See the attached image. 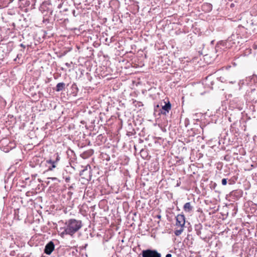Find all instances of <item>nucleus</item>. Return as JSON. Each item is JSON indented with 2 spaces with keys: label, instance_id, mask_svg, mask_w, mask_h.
<instances>
[{
  "label": "nucleus",
  "instance_id": "obj_1",
  "mask_svg": "<svg viewBox=\"0 0 257 257\" xmlns=\"http://www.w3.org/2000/svg\"><path fill=\"white\" fill-rule=\"evenodd\" d=\"M82 226L81 220L76 219H70L67 220L65 223L64 230L61 233V235L64 234L73 236Z\"/></svg>",
  "mask_w": 257,
  "mask_h": 257
},
{
  "label": "nucleus",
  "instance_id": "obj_2",
  "mask_svg": "<svg viewBox=\"0 0 257 257\" xmlns=\"http://www.w3.org/2000/svg\"><path fill=\"white\" fill-rule=\"evenodd\" d=\"M165 105L162 106L161 108H159V105L158 104L155 107V113H158L159 115H166L171 109V104L169 101L167 103L165 102Z\"/></svg>",
  "mask_w": 257,
  "mask_h": 257
},
{
  "label": "nucleus",
  "instance_id": "obj_3",
  "mask_svg": "<svg viewBox=\"0 0 257 257\" xmlns=\"http://www.w3.org/2000/svg\"><path fill=\"white\" fill-rule=\"evenodd\" d=\"M142 257H161V254L157 250L147 249L142 251Z\"/></svg>",
  "mask_w": 257,
  "mask_h": 257
},
{
  "label": "nucleus",
  "instance_id": "obj_4",
  "mask_svg": "<svg viewBox=\"0 0 257 257\" xmlns=\"http://www.w3.org/2000/svg\"><path fill=\"white\" fill-rule=\"evenodd\" d=\"M55 245L53 241H49L45 247L44 252L48 255H50L54 250Z\"/></svg>",
  "mask_w": 257,
  "mask_h": 257
},
{
  "label": "nucleus",
  "instance_id": "obj_5",
  "mask_svg": "<svg viewBox=\"0 0 257 257\" xmlns=\"http://www.w3.org/2000/svg\"><path fill=\"white\" fill-rule=\"evenodd\" d=\"M176 225L184 227L185 223V217L183 214H178L176 217Z\"/></svg>",
  "mask_w": 257,
  "mask_h": 257
},
{
  "label": "nucleus",
  "instance_id": "obj_6",
  "mask_svg": "<svg viewBox=\"0 0 257 257\" xmlns=\"http://www.w3.org/2000/svg\"><path fill=\"white\" fill-rule=\"evenodd\" d=\"M46 166L47 167V169L46 170V172H49L52 171L53 169L56 167V162H54L51 159L47 160L46 161Z\"/></svg>",
  "mask_w": 257,
  "mask_h": 257
},
{
  "label": "nucleus",
  "instance_id": "obj_7",
  "mask_svg": "<svg viewBox=\"0 0 257 257\" xmlns=\"http://www.w3.org/2000/svg\"><path fill=\"white\" fill-rule=\"evenodd\" d=\"M193 209V206L191 205L190 202L186 203L183 206V209L185 212L191 213Z\"/></svg>",
  "mask_w": 257,
  "mask_h": 257
},
{
  "label": "nucleus",
  "instance_id": "obj_8",
  "mask_svg": "<svg viewBox=\"0 0 257 257\" xmlns=\"http://www.w3.org/2000/svg\"><path fill=\"white\" fill-rule=\"evenodd\" d=\"M65 84L63 82L58 83L56 87V91L59 92L63 90L65 88Z\"/></svg>",
  "mask_w": 257,
  "mask_h": 257
},
{
  "label": "nucleus",
  "instance_id": "obj_9",
  "mask_svg": "<svg viewBox=\"0 0 257 257\" xmlns=\"http://www.w3.org/2000/svg\"><path fill=\"white\" fill-rule=\"evenodd\" d=\"M180 229H177L175 231V234L176 235V236H179L183 232V227H180Z\"/></svg>",
  "mask_w": 257,
  "mask_h": 257
},
{
  "label": "nucleus",
  "instance_id": "obj_10",
  "mask_svg": "<svg viewBox=\"0 0 257 257\" xmlns=\"http://www.w3.org/2000/svg\"><path fill=\"white\" fill-rule=\"evenodd\" d=\"M89 167V169H90V166L88 165L86 167L85 169H83L81 172H80V176H83L84 175V174L86 172H88L89 173V174H90V171H88V169H87V168Z\"/></svg>",
  "mask_w": 257,
  "mask_h": 257
},
{
  "label": "nucleus",
  "instance_id": "obj_11",
  "mask_svg": "<svg viewBox=\"0 0 257 257\" xmlns=\"http://www.w3.org/2000/svg\"><path fill=\"white\" fill-rule=\"evenodd\" d=\"M203 7L204 8H206L207 10L208 11H210L212 10V6L210 4L206 3L205 4H204Z\"/></svg>",
  "mask_w": 257,
  "mask_h": 257
},
{
  "label": "nucleus",
  "instance_id": "obj_12",
  "mask_svg": "<svg viewBox=\"0 0 257 257\" xmlns=\"http://www.w3.org/2000/svg\"><path fill=\"white\" fill-rule=\"evenodd\" d=\"M201 226L200 224L196 226V230L197 234L198 235H199L201 233V231H200V230H199V229L201 228Z\"/></svg>",
  "mask_w": 257,
  "mask_h": 257
},
{
  "label": "nucleus",
  "instance_id": "obj_13",
  "mask_svg": "<svg viewBox=\"0 0 257 257\" xmlns=\"http://www.w3.org/2000/svg\"><path fill=\"white\" fill-rule=\"evenodd\" d=\"M221 183L223 185H226L227 184V179L225 178H223L221 180Z\"/></svg>",
  "mask_w": 257,
  "mask_h": 257
},
{
  "label": "nucleus",
  "instance_id": "obj_14",
  "mask_svg": "<svg viewBox=\"0 0 257 257\" xmlns=\"http://www.w3.org/2000/svg\"><path fill=\"white\" fill-rule=\"evenodd\" d=\"M60 157L58 155H57V157L56 158V160L55 161H53L54 162H56V164H57V162L59 161Z\"/></svg>",
  "mask_w": 257,
  "mask_h": 257
},
{
  "label": "nucleus",
  "instance_id": "obj_15",
  "mask_svg": "<svg viewBox=\"0 0 257 257\" xmlns=\"http://www.w3.org/2000/svg\"><path fill=\"white\" fill-rule=\"evenodd\" d=\"M65 180L66 182L68 183L70 180V177H66Z\"/></svg>",
  "mask_w": 257,
  "mask_h": 257
},
{
  "label": "nucleus",
  "instance_id": "obj_16",
  "mask_svg": "<svg viewBox=\"0 0 257 257\" xmlns=\"http://www.w3.org/2000/svg\"><path fill=\"white\" fill-rule=\"evenodd\" d=\"M166 257H172V254L171 253H168L166 255Z\"/></svg>",
  "mask_w": 257,
  "mask_h": 257
},
{
  "label": "nucleus",
  "instance_id": "obj_17",
  "mask_svg": "<svg viewBox=\"0 0 257 257\" xmlns=\"http://www.w3.org/2000/svg\"><path fill=\"white\" fill-rule=\"evenodd\" d=\"M50 179H51L52 180H56L57 179V178H56V177H51V178H50Z\"/></svg>",
  "mask_w": 257,
  "mask_h": 257
},
{
  "label": "nucleus",
  "instance_id": "obj_18",
  "mask_svg": "<svg viewBox=\"0 0 257 257\" xmlns=\"http://www.w3.org/2000/svg\"><path fill=\"white\" fill-rule=\"evenodd\" d=\"M20 46H21V47H23V48H25V45H23V44H21L20 45Z\"/></svg>",
  "mask_w": 257,
  "mask_h": 257
},
{
  "label": "nucleus",
  "instance_id": "obj_19",
  "mask_svg": "<svg viewBox=\"0 0 257 257\" xmlns=\"http://www.w3.org/2000/svg\"><path fill=\"white\" fill-rule=\"evenodd\" d=\"M235 82H236L235 81H231L229 82V83H232V84H233V83H235Z\"/></svg>",
  "mask_w": 257,
  "mask_h": 257
},
{
  "label": "nucleus",
  "instance_id": "obj_20",
  "mask_svg": "<svg viewBox=\"0 0 257 257\" xmlns=\"http://www.w3.org/2000/svg\"><path fill=\"white\" fill-rule=\"evenodd\" d=\"M157 218H159V219H160V218H161V216L160 215H158L157 216Z\"/></svg>",
  "mask_w": 257,
  "mask_h": 257
},
{
  "label": "nucleus",
  "instance_id": "obj_21",
  "mask_svg": "<svg viewBox=\"0 0 257 257\" xmlns=\"http://www.w3.org/2000/svg\"><path fill=\"white\" fill-rule=\"evenodd\" d=\"M66 65H67V66H69V64L68 63H66Z\"/></svg>",
  "mask_w": 257,
  "mask_h": 257
}]
</instances>
